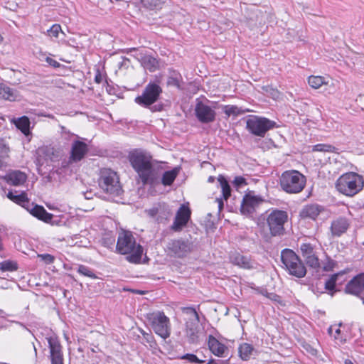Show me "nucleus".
<instances>
[{
    "label": "nucleus",
    "instance_id": "f257e3e1",
    "mask_svg": "<svg viewBox=\"0 0 364 364\" xmlns=\"http://www.w3.org/2000/svg\"><path fill=\"white\" fill-rule=\"evenodd\" d=\"M129 160L142 184L149 185L151 187L159 183H162L164 186H171L181 169L179 166H176L161 173V168L152 163V157L140 151L130 153Z\"/></svg>",
    "mask_w": 364,
    "mask_h": 364
},
{
    "label": "nucleus",
    "instance_id": "f03ea898",
    "mask_svg": "<svg viewBox=\"0 0 364 364\" xmlns=\"http://www.w3.org/2000/svg\"><path fill=\"white\" fill-rule=\"evenodd\" d=\"M117 250L122 255H128L127 259L131 262L139 263L143 254L142 247L137 244L132 233L122 231L119 234Z\"/></svg>",
    "mask_w": 364,
    "mask_h": 364
},
{
    "label": "nucleus",
    "instance_id": "7ed1b4c3",
    "mask_svg": "<svg viewBox=\"0 0 364 364\" xmlns=\"http://www.w3.org/2000/svg\"><path fill=\"white\" fill-rule=\"evenodd\" d=\"M363 177L354 172L343 173L336 183V189L347 196H355L363 189Z\"/></svg>",
    "mask_w": 364,
    "mask_h": 364
},
{
    "label": "nucleus",
    "instance_id": "20e7f679",
    "mask_svg": "<svg viewBox=\"0 0 364 364\" xmlns=\"http://www.w3.org/2000/svg\"><path fill=\"white\" fill-rule=\"evenodd\" d=\"M306 177L296 170L283 172L279 177L281 188L287 193H299L304 188Z\"/></svg>",
    "mask_w": 364,
    "mask_h": 364
},
{
    "label": "nucleus",
    "instance_id": "39448f33",
    "mask_svg": "<svg viewBox=\"0 0 364 364\" xmlns=\"http://www.w3.org/2000/svg\"><path fill=\"white\" fill-rule=\"evenodd\" d=\"M281 260L288 273L297 278L306 276V269L300 257L290 249H284L281 252Z\"/></svg>",
    "mask_w": 364,
    "mask_h": 364
},
{
    "label": "nucleus",
    "instance_id": "423d86ee",
    "mask_svg": "<svg viewBox=\"0 0 364 364\" xmlns=\"http://www.w3.org/2000/svg\"><path fill=\"white\" fill-rule=\"evenodd\" d=\"M99 186L104 192L112 196H118L122 192L117 173L110 168L100 170Z\"/></svg>",
    "mask_w": 364,
    "mask_h": 364
},
{
    "label": "nucleus",
    "instance_id": "0eeeda50",
    "mask_svg": "<svg viewBox=\"0 0 364 364\" xmlns=\"http://www.w3.org/2000/svg\"><path fill=\"white\" fill-rule=\"evenodd\" d=\"M147 319L156 335L164 340L170 336L171 331L170 319L163 311L152 312L148 314Z\"/></svg>",
    "mask_w": 364,
    "mask_h": 364
},
{
    "label": "nucleus",
    "instance_id": "6e6552de",
    "mask_svg": "<svg viewBox=\"0 0 364 364\" xmlns=\"http://www.w3.org/2000/svg\"><path fill=\"white\" fill-rule=\"evenodd\" d=\"M277 127V123L268 118L250 115L246 120V129L252 135L264 137L267 132Z\"/></svg>",
    "mask_w": 364,
    "mask_h": 364
},
{
    "label": "nucleus",
    "instance_id": "1a4fd4ad",
    "mask_svg": "<svg viewBox=\"0 0 364 364\" xmlns=\"http://www.w3.org/2000/svg\"><path fill=\"white\" fill-rule=\"evenodd\" d=\"M288 220L286 211L274 209L267 216L266 223L272 237H280L285 233L284 224Z\"/></svg>",
    "mask_w": 364,
    "mask_h": 364
},
{
    "label": "nucleus",
    "instance_id": "9d476101",
    "mask_svg": "<svg viewBox=\"0 0 364 364\" xmlns=\"http://www.w3.org/2000/svg\"><path fill=\"white\" fill-rule=\"evenodd\" d=\"M162 92L161 87L155 82H149L144 87L141 95L137 96L134 101L142 107L148 108L154 104Z\"/></svg>",
    "mask_w": 364,
    "mask_h": 364
},
{
    "label": "nucleus",
    "instance_id": "9b49d317",
    "mask_svg": "<svg viewBox=\"0 0 364 364\" xmlns=\"http://www.w3.org/2000/svg\"><path fill=\"white\" fill-rule=\"evenodd\" d=\"M300 251L306 265L317 271L321 268V262L313 245L302 243L300 245Z\"/></svg>",
    "mask_w": 364,
    "mask_h": 364
},
{
    "label": "nucleus",
    "instance_id": "f8f14e48",
    "mask_svg": "<svg viewBox=\"0 0 364 364\" xmlns=\"http://www.w3.org/2000/svg\"><path fill=\"white\" fill-rule=\"evenodd\" d=\"M262 202L263 200L260 196L252 195L250 193H247L242 198L240 212L244 215L252 216Z\"/></svg>",
    "mask_w": 364,
    "mask_h": 364
},
{
    "label": "nucleus",
    "instance_id": "ddd939ff",
    "mask_svg": "<svg viewBox=\"0 0 364 364\" xmlns=\"http://www.w3.org/2000/svg\"><path fill=\"white\" fill-rule=\"evenodd\" d=\"M167 247L175 255L178 257H182L193 250V244L188 240L180 238L171 240Z\"/></svg>",
    "mask_w": 364,
    "mask_h": 364
},
{
    "label": "nucleus",
    "instance_id": "4468645a",
    "mask_svg": "<svg viewBox=\"0 0 364 364\" xmlns=\"http://www.w3.org/2000/svg\"><path fill=\"white\" fill-rule=\"evenodd\" d=\"M195 114L198 120L203 124L215 121L216 113L214 108L210 107L203 102H198L195 107Z\"/></svg>",
    "mask_w": 364,
    "mask_h": 364
},
{
    "label": "nucleus",
    "instance_id": "2eb2a0df",
    "mask_svg": "<svg viewBox=\"0 0 364 364\" xmlns=\"http://www.w3.org/2000/svg\"><path fill=\"white\" fill-rule=\"evenodd\" d=\"M88 151L87 145L83 141H75L71 147L70 156L68 161H63L62 166L67 167L71 162H78L81 161Z\"/></svg>",
    "mask_w": 364,
    "mask_h": 364
},
{
    "label": "nucleus",
    "instance_id": "dca6fc26",
    "mask_svg": "<svg viewBox=\"0 0 364 364\" xmlns=\"http://www.w3.org/2000/svg\"><path fill=\"white\" fill-rule=\"evenodd\" d=\"M147 214L151 218H156L158 223H164L171 216V210L165 203H159L152 208L146 210Z\"/></svg>",
    "mask_w": 364,
    "mask_h": 364
},
{
    "label": "nucleus",
    "instance_id": "f3484780",
    "mask_svg": "<svg viewBox=\"0 0 364 364\" xmlns=\"http://www.w3.org/2000/svg\"><path fill=\"white\" fill-rule=\"evenodd\" d=\"M345 292L360 296L364 292V272L353 277L346 285Z\"/></svg>",
    "mask_w": 364,
    "mask_h": 364
},
{
    "label": "nucleus",
    "instance_id": "a211bd4d",
    "mask_svg": "<svg viewBox=\"0 0 364 364\" xmlns=\"http://www.w3.org/2000/svg\"><path fill=\"white\" fill-rule=\"evenodd\" d=\"M191 210L188 207L182 205L176 213L175 220L171 225L174 231L181 230L188 223L191 218Z\"/></svg>",
    "mask_w": 364,
    "mask_h": 364
},
{
    "label": "nucleus",
    "instance_id": "6ab92c4d",
    "mask_svg": "<svg viewBox=\"0 0 364 364\" xmlns=\"http://www.w3.org/2000/svg\"><path fill=\"white\" fill-rule=\"evenodd\" d=\"M33 217L46 223H50L53 215L47 212L43 206L31 203L26 210Z\"/></svg>",
    "mask_w": 364,
    "mask_h": 364
},
{
    "label": "nucleus",
    "instance_id": "aec40b11",
    "mask_svg": "<svg viewBox=\"0 0 364 364\" xmlns=\"http://www.w3.org/2000/svg\"><path fill=\"white\" fill-rule=\"evenodd\" d=\"M33 217L46 223H50L53 215L47 212L43 206L31 203L26 210Z\"/></svg>",
    "mask_w": 364,
    "mask_h": 364
},
{
    "label": "nucleus",
    "instance_id": "412c9836",
    "mask_svg": "<svg viewBox=\"0 0 364 364\" xmlns=\"http://www.w3.org/2000/svg\"><path fill=\"white\" fill-rule=\"evenodd\" d=\"M350 226L349 220L345 217H339L331 222V232L333 237H340Z\"/></svg>",
    "mask_w": 364,
    "mask_h": 364
},
{
    "label": "nucleus",
    "instance_id": "4be33fe9",
    "mask_svg": "<svg viewBox=\"0 0 364 364\" xmlns=\"http://www.w3.org/2000/svg\"><path fill=\"white\" fill-rule=\"evenodd\" d=\"M208 345L209 350L213 354L218 357H226L228 349L223 343H220L213 336H208Z\"/></svg>",
    "mask_w": 364,
    "mask_h": 364
},
{
    "label": "nucleus",
    "instance_id": "5701e85b",
    "mask_svg": "<svg viewBox=\"0 0 364 364\" xmlns=\"http://www.w3.org/2000/svg\"><path fill=\"white\" fill-rule=\"evenodd\" d=\"M200 321H186L185 336L189 343H197L199 340Z\"/></svg>",
    "mask_w": 364,
    "mask_h": 364
},
{
    "label": "nucleus",
    "instance_id": "b1692460",
    "mask_svg": "<svg viewBox=\"0 0 364 364\" xmlns=\"http://www.w3.org/2000/svg\"><path fill=\"white\" fill-rule=\"evenodd\" d=\"M323 210V208L320 205L315 203L307 204L302 208L300 215L302 218L315 220Z\"/></svg>",
    "mask_w": 364,
    "mask_h": 364
},
{
    "label": "nucleus",
    "instance_id": "393cba45",
    "mask_svg": "<svg viewBox=\"0 0 364 364\" xmlns=\"http://www.w3.org/2000/svg\"><path fill=\"white\" fill-rule=\"evenodd\" d=\"M137 59L141 63V65L144 68L149 70L150 72H154L158 68L157 60L150 55L141 54L137 57Z\"/></svg>",
    "mask_w": 364,
    "mask_h": 364
},
{
    "label": "nucleus",
    "instance_id": "a878e982",
    "mask_svg": "<svg viewBox=\"0 0 364 364\" xmlns=\"http://www.w3.org/2000/svg\"><path fill=\"white\" fill-rule=\"evenodd\" d=\"M230 261L233 264L244 269H249L253 267L252 263L250 258L239 253L232 255L230 256Z\"/></svg>",
    "mask_w": 364,
    "mask_h": 364
},
{
    "label": "nucleus",
    "instance_id": "bb28decb",
    "mask_svg": "<svg viewBox=\"0 0 364 364\" xmlns=\"http://www.w3.org/2000/svg\"><path fill=\"white\" fill-rule=\"evenodd\" d=\"M0 96L9 101H17L21 98V95L16 90L11 88L6 85L0 86Z\"/></svg>",
    "mask_w": 364,
    "mask_h": 364
},
{
    "label": "nucleus",
    "instance_id": "cd10ccee",
    "mask_svg": "<svg viewBox=\"0 0 364 364\" xmlns=\"http://www.w3.org/2000/svg\"><path fill=\"white\" fill-rule=\"evenodd\" d=\"M48 343L50 349V358L63 357L62 346L56 338H48Z\"/></svg>",
    "mask_w": 364,
    "mask_h": 364
},
{
    "label": "nucleus",
    "instance_id": "c85d7f7f",
    "mask_svg": "<svg viewBox=\"0 0 364 364\" xmlns=\"http://www.w3.org/2000/svg\"><path fill=\"white\" fill-rule=\"evenodd\" d=\"M8 181L14 186H20L26 181V175L20 171H16L8 176Z\"/></svg>",
    "mask_w": 364,
    "mask_h": 364
},
{
    "label": "nucleus",
    "instance_id": "c756f323",
    "mask_svg": "<svg viewBox=\"0 0 364 364\" xmlns=\"http://www.w3.org/2000/svg\"><path fill=\"white\" fill-rule=\"evenodd\" d=\"M254 348L251 344L244 343L238 348L239 355L243 360H248L252 355Z\"/></svg>",
    "mask_w": 364,
    "mask_h": 364
},
{
    "label": "nucleus",
    "instance_id": "7c9ffc66",
    "mask_svg": "<svg viewBox=\"0 0 364 364\" xmlns=\"http://www.w3.org/2000/svg\"><path fill=\"white\" fill-rule=\"evenodd\" d=\"M218 181L220 183L223 198L224 200H228L231 195V188L230 186L227 181V179L222 175H220L218 178Z\"/></svg>",
    "mask_w": 364,
    "mask_h": 364
},
{
    "label": "nucleus",
    "instance_id": "2f4dec72",
    "mask_svg": "<svg viewBox=\"0 0 364 364\" xmlns=\"http://www.w3.org/2000/svg\"><path fill=\"white\" fill-rule=\"evenodd\" d=\"M15 124L25 135H28L30 133V120L28 117L23 116L19 117L16 121Z\"/></svg>",
    "mask_w": 364,
    "mask_h": 364
},
{
    "label": "nucleus",
    "instance_id": "473e14b6",
    "mask_svg": "<svg viewBox=\"0 0 364 364\" xmlns=\"http://www.w3.org/2000/svg\"><path fill=\"white\" fill-rule=\"evenodd\" d=\"M181 311L188 316L186 321H200L199 316L195 308L192 306L182 307Z\"/></svg>",
    "mask_w": 364,
    "mask_h": 364
},
{
    "label": "nucleus",
    "instance_id": "72a5a7b5",
    "mask_svg": "<svg viewBox=\"0 0 364 364\" xmlns=\"http://www.w3.org/2000/svg\"><path fill=\"white\" fill-rule=\"evenodd\" d=\"M223 110L228 117L231 115L239 116L245 113L244 110L236 105H225L223 107Z\"/></svg>",
    "mask_w": 364,
    "mask_h": 364
},
{
    "label": "nucleus",
    "instance_id": "f704fd0d",
    "mask_svg": "<svg viewBox=\"0 0 364 364\" xmlns=\"http://www.w3.org/2000/svg\"><path fill=\"white\" fill-rule=\"evenodd\" d=\"M309 85L314 89H318L323 85L326 84L324 80V77L321 76H314L311 75L308 78Z\"/></svg>",
    "mask_w": 364,
    "mask_h": 364
},
{
    "label": "nucleus",
    "instance_id": "c9c22d12",
    "mask_svg": "<svg viewBox=\"0 0 364 364\" xmlns=\"http://www.w3.org/2000/svg\"><path fill=\"white\" fill-rule=\"evenodd\" d=\"M336 148L330 144H318L312 147L313 151H319V152H334Z\"/></svg>",
    "mask_w": 364,
    "mask_h": 364
},
{
    "label": "nucleus",
    "instance_id": "e433bc0d",
    "mask_svg": "<svg viewBox=\"0 0 364 364\" xmlns=\"http://www.w3.org/2000/svg\"><path fill=\"white\" fill-rule=\"evenodd\" d=\"M14 203L20 205L21 207L24 208L26 210L29 208L30 204L31 203L27 198V196L25 193H22L16 196V200Z\"/></svg>",
    "mask_w": 364,
    "mask_h": 364
},
{
    "label": "nucleus",
    "instance_id": "4c0bfd02",
    "mask_svg": "<svg viewBox=\"0 0 364 364\" xmlns=\"http://www.w3.org/2000/svg\"><path fill=\"white\" fill-rule=\"evenodd\" d=\"M336 265V262L332 259L330 257L326 256V259L321 262V268L325 272H329L333 270Z\"/></svg>",
    "mask_w": 364,
    "mask_h": 364
},
{
    "label": "nucleus",
    "instance_id": "58836bf2",
    "mask_svg": "<svg viewBox=\"0 0 364 364\" xmlns=\"http://www.w3.org/2000/svg\"><path fill=\"white\" fill-rule=\"evenodd\" d=\"M77 272L83 276L95 279L97 278L94 272L87 267L85 265H80L77 268Z\"/></svg>",
    "mask_w": 364,
    "mask_h": 364
},
{
    "label": "nucleus",
    "instance_id": "ea45409f",
    "mask_svg": "<svg viewBox=\"0 0 364 364\" xmlns=\"http://www.w3.org/2000/svg\"><path fill=\"white\" fill-rule=\"evenodd\" d=\"M338 274H334L325 282V289L328 291H333L336 287Z\"/></svg>",
    "mask_w": 364,
    "mask_h": 364
},
{
    "label": "nucleus",
    "instance_id": "a19ab883",
    "mask_svg": "<svg viewBox=\"0 0 364 364\" xmlns=\"http://www.w3.org/2000/svg\"><path fill=\"white\" fill-rule=\"evenodd\" d=\"M0 269L2 271H14L17 269L16 263L11 261H4L0 264Z\"/></svg>",
    "mask_w": 364,
    "mask_h": 364
},
{
    "label": "nucleus",
    "instance_id": "79ce46f5",
    "mask_svg": "<svg viewBox=\"0 0 364 364\" xmlns=\"http://www.w3.org/2000/svg\"><path fill=\"white\" fill-rule=\"evenodd\" d=\"M181 359L188 360L191 363L201 364L204 363L203 360L199 359L195 354L193 353L184 354L181 357Z\"/></svg>",
    "mask_w": 364,
    "mask_h": 364
},
{
    "label": "nucleus",
    "instance_id": "37998d69",
    "mask_svg": "<svg viewBox=\"0 0 364 364\" xmlns=\"http://www.w3.org/2000/svg\"><path fill=\"white\" fill-rule=\"evenodd\" d=\"M142 343L144 345L148 344L151 348H154V349H155L157 346L156 342L154 339V337L151 333L144 335V341L142 342Z\"/></svg>",
    "mask_w": 364,
    "mask_h": 364
},
{
    "label": "nucleus",
    "instance_id": "c03bdc74",
    "mask_svg": "<svg viewBox=\"0 0 364 364\" xmlns=\"http://www.w3.org/2000/svg\"><path fill=\"white\" fill-rule=\"evenodd\" d=\"M61 31V26L59 24H54L47 31V33L49 36L57 38Z\"/></svg>",
    "mask_w": 364,
    "mask_h": 364
},
{
    "label": "nucleus",
    "instance_id": "a18cd8bd",
    "mask_svg": "<svg viewBox=\"0 0 364 364\" xmlns=\"http://www.w3.org/2000/svg\"><path fill=\"white\" fill-rule=\"evenodd\" d=\"M38 257L40 258L41 260L45 262L46 264H53L55 261L54 256L50 254H40L38 255Z\"/></svg>",
    "mask_w": 364,
    "mask_h": 364
},
{
    "label": "nucleus",
    "instance_id": "49530a36",
    "mask_svg": "<svg viewBox=\"0 0 364 364\" xmlns=\"http://www.w3.org/2000/svg\"><path fill=\"white\" fill-rule=\"evenodd\" d=\"M328 334L333 337L335 339H338L341 333V329L336 326H331L328 329Z\"/></svg>",
    "mask_w": 364,
    "mask_h": 364
},
{
    "label": "nucleus",
    "instance_id": "de8ad7c7",
    "mask_svg": "<svg viewBox=\"0 0 364 364\" xmlns=\"http://www.w3.org/2000/svg\"><path fill=\"white\" fill-rule=\"evenodd\" d=\"M143 5L149 9L156 7L161 1V0H141Z\"/></svg>",
    "mask_w": 364,
    "mask_h": 364
},
{
    "label": "nucleus",
    "instance_id": "09e8293b",
    "mask_svg": "<svg viewBox=\"0 0 364 364\" xmlns=\"http://www.w3.org/2000/svg\"><path fill=\"white\" fill-rule=\"evenodd\" d=\"M9 151V149L6 144L2 140H0V159L1 160L7 156Z\"/></svg>",
    "mask_w": 364,
    "mask_h": 364
},
{
    "label": "nucleus",
    "instance_id": "8fccbe9b",
    "mask_svg": "<svg viewBox=\"0 0 364 364\" xmlns=\"http://www.w3.org/2000/svg\"><path fill=\"white\" fill-rule=\"evenodd\" d=\"M246 184H247L246 180L242 176H237L235 178V179L233 181V185L237 188H239Z\"/></svg>",
    "mask_w": 364,
    "mask_h": 364
},
{
    "label": "nucleus",
    "instance_id": "3c124183",
    "mask_svg": "<svg viewBox=\"0 0 364 364\" xmlns=\"http://www.w3.org/2000/svg\"><path fill=\"white\" fill-rule=\"evenodd\" d=\"M169 85H173L177 87H180V80L179 77H170L168 81Z\"/></svg>",
    "mask_w": 364,
    "mask_h": 364
},
{
    "label": "nucleus",
    "instance_id": "603ef678",
    "mask_svg": "<svg viewBox=\"0 0 364 364\" xmlns=\"http://www.w3.org/2000/svg\"><path fill=\"white\" fill-rule=\"evenodd\" d=\"M46 62L51 66L54 67V68H58L60 67V64L57 62L55 60L51 58H49L48 57L46 58Z\"/></svg>",
    "mask_w": 364,
    "mask_h": 364
},
{
    "label": "nucleus",
    "instance_id": "864d4df0",
    "mask_svg": "<svg viewBox=\"0 0 364 364\" xmlns=\"http://www.w3.org/2000/svg\"><path fill=\"white\" fill-rule=\"evenodd\" d=\"M51 364H63V357L50 358Z\"/></svg>",
    "mask_w": 364,
    "mask_h": 364
},
{
    "label": "nucleus",
    "instance_id": "5fc2aeb1",
    "mask_svg": "<svg viewBox=\"0 0 364 364\" xmlns=\"http://www.w3.org/2000/svg\"><path fill=\"white\" fill-rule=\"evenodd\" d=\"M266 296L270 299L271 300H273L274 301H279L280 296L275 294H267Z\"/></svg>",
    "mask_w": 364,
    "mask_h": 364
},
{
    "label": "nucleus",
    "instance_id": "6e6d98bb",
    "mask_svg": "<svg viewBox=\"0 0 364 364\" xmlns=\"http://www.w3.org/2000/svg\"><path fill=\"white\" fill-rule=\"evenodd\" d=\"M102 81V76L100 73V72L99 70L97 71V73L95 74V82L96 83H101Z\"/></svg>",
    "mask_w": 364,
    "mask_h": 364
},
{
    "label": "nucleus",
    "instance_id": "4d7b16f0",
    "mask_svg": "<svg viewBox=\"0 0 364 364\" xmlns=\"http://www.w3.org/2000/svg\"><path fill=\"white\" fill-rule=\"evenodd\" d=\"M16 196L17 195H14L12 191H9V193H7L8 198H9L13 202H14L16 200Z\"/></svg>",
    "mask_w": 364,
    "mask_h": 364
},
{
    "label": "nucleus",
    "instance_id": "13d9d810",
    "mask_svg": "<svg viewBox=\"0 0 364 364\" xmlns=\"http://www.w3.org/2000/svg\"><path fill=\"white\" fill-rule=\"evenodd\" d=\"M223 361L220 360L210 359L206 364H220Z\"/></svg>",
    "mask_w": 364,
    "mask_h": 364
},
{
    "label": "nucleus",
    "instance_id": "bf43d9fd",
    "mask_svg": "<svg viewBox=\"0 0 364 364\" xmlns=\"http://www.w3.org/2000/svg\"><path fill=\"white\" fill-rule=\"evenodd\" d=\"M216 202L218 203V209L219 210H221L223 208V200L222 199H220V198H217L216 199Z\"/></svg>",
    "mask_w": 364,
    "mask_h": 364
},
{
    "label": "nucleus",
    "instance_id": "052dcab7",
    "mask_svg": "<svg viewBox=\"0 0 364 364\" xmlns=\"http://www.w3.org/2000/svg\"><path fill=\"white\" fill-rule=\"evenodd\" d=\"M139 331L141 332V333L143 335V338H144V335L145 334H149V333H147L146 331H144L143 329L140 328L139 329Z\"/></svg>",
    "mask_w": 364,
    "mask_h": 364
},
{
    "label": "nucleus",
    "instance_id": "680f3d73",
    "mask_svg": "<svg viewBox=\"0 0 364 364\" xmlns=\"http://www.w3.org/2000/svg\"><path fill=\"white\" fill-rule=\"evenodd\" d=\"M344 364H353V363L349 360V359H346L345 361H344Z\"/></svg>",
    "mask_w": 364,
    "mask_h": 364
},
{
    "label": "nucleus",
    "instance_id": "e2e57ef3",
    "mask_svg": "<svg viewBox=\"0 0 364 364\" xmlns=\"http://www.w3.org/2000/svg\"><path fill=\"white\" fill-rule=\"evenodd\" d=\"M208 181H209V182H213V181H214V178H213V176H210V177L208 178Z\"/></svg>",
    "mask_w": 364,
    "mask_h": 364
},
{
    "label": "nucleus",
    "instance_id": "0e129e2a",
    "mask_svg": "<svg viewBox=\"0 0 364 364\" xmlns=\"http://www.w3.org/2000/svg\"><path fill=\"white\" fill-rule=\"evenodd\" d=\"M14 322H15L16 323H17V324H18V325H20V326H23V328H26V326H25L23 323H20V322H18V321H14Z\"/></svg>",
    "mask_w": 364,
    "mask_h": 364
},
{
    "label": "nucleus",
    "instance_id": "69168bd1",
    "mask_svg": "<svg viewBox=\"0 0 364 364\" xmlns=\"http://www.w3.org/2000/svg\"><path fill=\"white\" fill-rule=\"evenodd\" d=\"M2 41H3V38H2V36L0 35V43H1V42H2Z\"/></svg>",
    "mask_w": 364,
    "mask_h": 364
},
{
    "label": "nucleus",
    "instance_id": "338daca9",
    "mask_svg": "<svg viewBox=\"0 0 364 364\" xmlns=\"http://www.w3.org/2000/svg\"><path fill=\"white\" fill-rule=\"evenodd\" d=\"M2 164H3V163H2V160L0 159V167H1Z\"/></svg>",
    "mask_w": 364,
    "mask_h": 364
},
{
    "label": "nucleus",
    "instance_id": "774afa93",
    "mask_svg": "<svg viewBox=\"0 0 364 364\" xmlns=\"http://www.w3.org/2000/svg\"><path fill=\"white\" fill-rule=\"evenodd\" d=\"M90 197V195H87V196H85V198H88Z\"/></svg>",
    "mask_w": 364,
    "mask_h": 364
}]
</instances>
